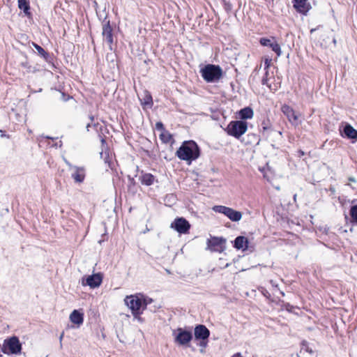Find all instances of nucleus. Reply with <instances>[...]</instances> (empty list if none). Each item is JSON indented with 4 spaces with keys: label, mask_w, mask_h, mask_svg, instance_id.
I'll list each match as a JSON object with an SVG mask.
<instances>
[{
    "label": "nucleus",
    "mask_w": 357,
    "mask_h": 357,
    "mask_svg": "<svg viewBox=\"0 0 357 357\" xmlns=\"http://www.w3.org/2000/svg\"><path fill=\"white\" fill-rule=\"evenodd\" d=\"M171 227L180 234H187L190 228V225L185 218H177L171 224Z\"/></svg>",
    "instance_id": "obj_10"
},
{
    "label": "nucleus",
    "mask_w": 357,
    "mask_h": 357,
    "mask_svg": "<svg viewBox=\"0 0 357 357\" xmlns=\"http://www.w3.org/2000/svg\"><path fill=\"white\" fill-rule=\"evenodd\" d=\"M102 278H103V276H102V273H95V274L88 276L86 278L85 282L83 280L82 284L88 285L91 288L94 289V288L98 287L101 284V283L102 282Z\"/></svg>",
    "instance_id": "obj_11"
},
{
    "label": "nucleus",
    "mask_w": 357,
    "mask_h": 357,
    "mask_svg": "<svg viewBox=\"0 0 357 357\" xmlns=\"http://www.w3.org/2000/svg\"><path fill=\"white\" fill-rule=\"evenodd\" d=\"M151 301H152V299H151V298H149V299L142 298V303H143V308H144V310L146 309L147 305L151 303Z\"/></svg>",
    "instance_id": "obj_27"
},
{
    "label": "nucleus",
    "mask_w": 357,
    "mask_h": 357,
    "mask_svg": "<svg viewBox=\"0 0 357 357\" xmlns=\"http://www.w3.org/2000/svg\"><path fill=\"white\" fill-rule=\"evenodd\" d=\"M299 153H301V155H304V153L302 151H300Z\"/></svg>",
    "instance_id": "obj_34"
},
{
    "label": "nucleus",
    "mask_w": 357,
    "mask_h": 357,
    "mask_svg": "<svg viewBox=\"0 0 357 357\" xmlns=\"http://www.w3.org/2000/svg\"><path fill=\"white\" fill-rule=\"evenodd\" d=\"M155 128L158 130H160L161 132H162L163 130H165L164 129V126H163V124L162 122H157L156 124H155Z\"/></svg>",
    "instance_id": "obj_28"
},
{
    "label": "nucleus",
    "mask_w": 357,
    "mask_h": 357,
    "mask_svg": "<svg viewBox=\"0 0 357 357\" xmlns=\"http://www.w3.org/2000/svg\"><path fill=\"white\" fill-rule=\"evenodd\" d=\"M33 46L35 47V49L37 50L38 53L42 56L43 57H44L45 59L47 58V52L45 51V50L41 47L40 45L33 43Z\"/></svg>",
    "instance_id": "obj_23"
},
{
    "label": "nucleus",
    "mask_w": 357,
    "mask_h": 357,
    "mask_svg": "<svg viewBox=\"0 0 357 357\" xmlns=\"http://www.w3.org/2000/svg\"><path fill=\"white\" fill-rule=\"evenodd\" d=\"M294 8L297 12L306 15L311 9V5L308 0H293Z\"/></svg>",
    "instance_id": "obj_15"
},
{
    "label": "nucleus",
    "mask_w": 357,
    "mask_h": 357,
    "mask_svg": "<svg viewBox=\"0 0 357 357\" xmlns=\"http://www.w3.org/2000/svg\"><path fill=\"white\" fill-rule=\"evenodd\" d=\"M350 215L354 222L357 223V205L353 206L350 209Z\"/></svg>",
    "instance_id": "obj_24"
},
{
    "label": "nucleus",
    "mask_w": 357,
    "mask_h": 357,
    "mask_svg": "<svg viewBox=\"0 0 357 357\" xmlns=\"http://www.w3.org/2000/svg\"><path fill=\"white\" fill-rule=\"evenodd\" d=\"M280 294H281L282 296H284V292H282V291H280Z\"/></svg>",
    "instance_id": "obj_37"
},
{
    "label": "nucleus",
    "mask_w": 357,
    "mask_h": 357,
    "mask_svg": "<svg viewBox=\"0 0 357 357\" xmlns=\"http://www.w3.org/2000/svg\"><path fill=\"white\" fill-rule=\"evenodd\" d=\"M76 181L80 183V182H82L83 180L79 179V180H76Z\"/></svg>",
    "instance_id": "obj_36"
},
{
    "label": "nucleus",
    "mask_w": 357,
    "mask_h": 357,
    "mask_svg": "<svg viewBox=\"0 0 357 357\" xmlns=\"http://www.w3.org/2000/svg\"><path fill=\"white\" fill-rule=\"evenodd\" d=\"M263 129H264V130H266V129H268V127H267V126H264V127H263Z\"/></svg>",
    "instance_id": "obj_35"
},
{
    "label": "nucleus",
    "mask_w": 357,
    "mask_h": 357,
    "mask_svg": "<svg viewBox=\"0 0 357 357\" xmlns=\"http://www.w3.org/2000/svg\"><path fill=\"white\" fill-rule=\"evenodd\" d=\"M267 75H268V72L266 71V77H264L263 79H262V84L264 85H268V79H267Z\"/></svg>",
    "instance_id": "obj_31"
},
{
    "label": "nucleus",
    "mask_w": 357,
    "mask_h": 357,
    "mask_svg": "<svg viewBox=\"0 0 357 357\" xmlns=\"http://www.w3.org/2000/svg\"><path fill=\"white\" fill-rule=\"evenodd\" d=\"M68 171L70 172L73 178H84L86 176L85 169L83 167L70 165L68 167Z\"/></svg>",
    "instance_id": "obj_17"
},
{
    "label": "nucleus",
    "mask_w": 357,
    "mask_h": 357,
    "mask_svg": "<svg viewBox=\"0 0 357 357\" xmlns=\"http://www.w3.org/2000/svg\"><path fill=\"white\" fill-rule=\"evenodd\" d=\"M21 66L26 69H28L29 71L31 70V66L29 65L28 62L26 61H22L21 63Z\"/></svg>",
    "instance_id": "obj_30"
},
{
    "label": "nucleus",
    "mask_w": 357,
    "mask_h": 357,
    "mask_svg": "<svg viewBox=\"0 0 357 357\" xmlns=\"http://www.w3.org/2000/svg\"><path fill=\"white\" fill-rule=\"evenodd\" d=\"M306 351H307V352H309L310 354H312V349H309V348H308L307 347V348H306Z\"/></svg>",
    "instance_id": "obj_33"
},
{
    "label": "nucleus",
    "mask_w": 357,
    "mask_h": 357,
    "mask_svg": "<svg viewBox=\"0 0 357 357\" xmlns=\"http://www.w3.org/2000/svg\"><path fill=\"white\" fill-rule=\"evenodd\" d=\"M260 43L263 46L270 47L272 49V50L277 54L278 56L281 55L282 52L280 46L276 42L268 38H262L260 39Z\"/></svg>",
    "instance_id": "obj_16"
},
{
    "label": "nucleus",
    "mask_w": 357,
    "mask_h": 357,
    "mask_svg": "<svg viewBox=\"0 0 357 357\" xmlns=\"http://www.w3.org/2000/svg\"><path fill=\"white\" fill-rule=\"evenodd\" d=\"M160 139L165 143H169L172 140V136L169 132L163 130L160 135Z\"/></svg>",
    "instance_id": "obj_22"
},
{
    "label": "nucleus",
    "mask_w": 357,
    "mask_h": 357,
    "mask_svg": "<svg viewBox=\"0 0 357 357\" xmlns=\"http://www.w3.org/2000/svg\"><path fill=\"white\" fill-rule=\"evenodd\" d=\"M176 155L183 160H196L199 156V149L194 141H185L177 150Z\"/></svg>",
    "instance_id": "obj_1"
},
{
    "label": "nucleus",
    "mask_w": 357,
    "mask_h": 357,
    "mask_svg": "<svg viewBox=\"0 0 357 357\" xmlns=\"http://www.w3.org/2000/svg\"><path fill=\"white\" fill-rule=\"evenodd\" d=\"M199 342L198 343V346L202 347L200 349V352L202 354H204L205 352V348L207 347L208 344V340H199Z\"/></svg>",
    "instance_id": "obj_25"
},
{
    "label": "nucleus",
    "mask_w": 357,
    "mask_h": 357,
    "mask_svg": "<svg viewBox=\"0 0 357 357\" xmlns=\"http://www.w3.org/2000/svg\"><path fill=\"white\" fill-rule=\"evenodd\" d=\"M63 337V334L61 335L60 339L61 340Z\"/></svg>",
    "instance_id": "obj_38"
},
{
    "label": "nucleus",
    "mask_w": 357,
    "mask_h": 357,
    "mask_svg": "<svg viewBox=\"0 0 357 357\" xmlns=\"http://www.w3.org/2000/svg\"><path fill=\"white\" fill-rule=\"evenodd\" d=\"M140 181H141L142 185L149 186L153 183L154 180H140Z\"/></svg>",
    "instance_id": "obj_26"
},
{
    "label": "nucleus",
    "mask_w": 357,
    "mask_h": 357,
    "mask_svg": "<svg viewBox=\"0 0 357 357\" xmlns=\"http://www.w3.org/2000/svg\"><path fill=\"white\" fill-rule=\"evenodd\" d=\"M195 340H208L210 331L206 326L202 324L197 325L194 330Z\"/></svg>",
    "instance_id": "obj_14"
},
{
    "label": "nucleus",
    "mask_w": 357,
    "mask_h": 357,
    "mask_svg": "<svg viewBox=\"0 0 357 357\" xmlns=\"http://www.w3.org/2000/svg\"><path fill=\"white\" fill-rule=\"evenodd\" d=\"M152 102V98L150 95H146L144 100L145 105H149Z\"/></svg>",
    "instance_id": "obj_29"
},
{
    "label": "nucleus",
    "mask_w": 357,
    "mask_h": 357,
    "mask_svg": "<svg viewBox=\"0 0 357 357\" xmlns=\"http://www.w3.org/2000/svg\"><path fill=\"white\" fill-rule=\"evenodd\" d=\"M22 344L17 337L13 336L3 341L1 351L6 354H18L21 352Z\"/></svg>",
    "instance_id": "obj_4"
},
{
    "label": "nucleus",
    "mask_w": 357,
    "mask_h": 357,
    "mask_svg": "<svg viewBox=\"0 0 357 357\" xmlns=\"http://www.w3.org/2000/svg\"><path fill=\"white\" fill-rule=\"evenodd\" d=\"M247 129V122L243 121H233L229 123L227 128V132L229 135L239 138L246 132Z\"/></svg>",
    "instance_id": "obj_5"
},
{
    "label": "nucleus",
    "mask_w": 357,
    "mask_h": 357,
    "mask_svg": "<svg viewBox=\"0 0 357 357\" xmlns=\"http://www.w3.org/2000/svg\"><path fill=\"white\" fill-rule=\"evenodd\" d=\"M203 79L207 82L218 81L222 76V70L219 66L207 64L200 70Z\"/></svg>",
    "instance_id": "obj_2"
},
{
    "label": "nucleus",
    "mask_w": 357,
    "mask_h": 357,
    "mask_svg": "<svg viewBox=\"0 0 357 357\" xmlns=\"http://www.w3.org/2000/svg\"><path fill=\"white\" fill-rule=\"evenodd\" d=\"M126 305L131 310L132 315L137 318L143 312L142 298L137 295L127 296L124 300Z\"/></svg>",
    "instance_id": "obj_3"
},
{
    "label": "nucleus",
    "mask_w": 357,
    "mask_h": 357,
    "mask_svg": "<svg viewBox=\"0 0 357 357\" xmlns=\"http://www.w3.org/2000/svg\"><path fill=\"white\" fill-rule=\"evenodd\" d=\"M69 318L72 323L76 324L77 327H79L84 321V314L77 310H74L70 314Z\"/></svg>",
    "instance_id": "obj_18"
},
{
    "label": "nucleus",
    "mask_w": 357,
    "mask_h": 357,
    "mask_svg": "<svg viewBox=\"0 0 357 357\" xmlns=\"http://www.w3.org/2000/svg\"><path fill=\"white\" fill-rule=\"evenodd\" d=\"M102 35L103 38L109 44V48L112 50V45L114 43V38L112 34V28L110 26L109 21H107L103 24Z\"/></svg>",
    "instance_id": "obj_12"
},
{
    "label": "nucleus",
    "mask_w": 357,
    "mask_h": 357,
    "mask_svg": "<svg viewBox=\"0 0 357 357\" xmlns=\"http://www.w3.org/2000/svg\"><path fill=\"white\" fill-rule=\"evenodd\" d=\"M18 7L20 9L23 10L25 14H29L30 7L26 0H18Z\"/></svg>",
    "instance_id": "obj_21"
},
{
    "label": "nucleus",
    "mask_w": 357,
    "mask_h": 357,
    "mask_svg": "<svg viewBox=\"0 0 357 357\" xmlns=\"http://www.w3.org/2000/svg\"><path fill=\"white\" fill-rule=\"evenodd\" d=\"M213 210L216 213L225 215L234 222L239 221L242 218V213L240 211H235L231 208L225 206H214Z\"/></svg>",
    "instance_id": "obj_6"
},
{
    "label": "nucleus",
    "mask_w": 357,
    "mask_h": 357,
    "mask_svg": "<svg viewBox=\"0 0 357 357\" xmlns=\"http://www.w3.org/2000/svg\"><path fill=\"white\" fill-rule=\"evenodd\" d=\"M281 110L292 125L297 126L298 124V116L291 107L284 105L282 106Z\"/></svg>",
    "instance_id": "obj_13"
},
{
    "label": "nucleus",
    "mask_w": 357,
    "mask_h": 357,
    "mask_svg": "<svg viewBox=\"0 0 357 357\" xmlns=\"http://www.w3.org/2000/svg\"><path fill=\"white\" fill-rule=\"evenodd\" d=\"M253 110L250 107H245L240 110L239 115L242 119H252L253 116Z\"/></svg>",
    "instance_id": "obj_20"
},
{
    "label": "nucleus",
    "mask_w": 357,
    "mask_h": 357,
    "mask_svg": "<svg viewBox=\"0 0 357 357\" xmlns=\"http://www.w3.org/2000/svg\"><path fill=\"white\" fill-rule=\"evenodd\" d=\"M248 241L247 238L243 236H239L234 240V247L238 250H246L248 247Z\"/></svg>",
    "instance_id": "obj_19"
},
{
    "label": "nucleus",
    "mask_w": 357,
    "mask_h": 357,
    "mask_svg": "<svg viewBox=\"0 0 357 357\" xmlns=\"http://www.w3.org/2000/svg\"><path fill=\"white\" fill-rule=\"evenodd\" d=\"M270 61H269L268 59H266V61H265V66H266L265 68L266 69L269 67Z\"/></svg>",
    "instance_id": "obj_32"
},
{
    "label": "nucleus",
    "mask_w": 357,
    "mask_h": 357,
    "mask_svg": "<svg viewBox=\"0 0 357 357\" xmlns=\"http://www.w3.org/2000/svg\"><path fill=\"white\" fill-rule=\"evenodd\" d=\"M225 238L222 237H212L207 240V249L212 252H221L225 249Z\"/></svg>",
    "instance_id": "obj_8"
},
{
    "label": "nucleus",
    "mask_w": 357,
    "mask_h": 357,
    "mask_svg": "<svg viewBox=\"0 0 357 357\" xmlns=\"http://www.w3.org/2000/svg\"><path fill=\"white\" fill-rule=\"evenodd\" d=\"M339 132L342 137L352 140V142L357 141V130L350 124H342L339 127Z\"/></svg>",
    "instance_id": "obj_9"
},
{
    "label": "nucleus",
    "mask_w": 357,
    "mask_h": 357,
    "mask_svg": "<svg viewBox=\"0 0 357 357\" xmlns=\"http://www.w3.org/2000/svg\"><path fill=\"white\" fill-rule=\"evenodd\" d=\"M174 334L175 335L174 342L179 345H187L192 339V332L182 328H178Z\"/></svg>",
    "instance_id": "obj_7"
}]
</instances>
